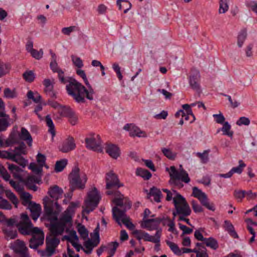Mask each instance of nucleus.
Wrapping results in <instances>:
<instances>
[{"label":"nucleus","instance_id":"a18cd8bd","mask_svg":"<svg viewBox=\"0 0 257 257\" xmlns=\"http://www.w3.org/2000/svg\"><path fill=\"white\" fill-rule=\"evenodd\" d=\"M77 228L81 237L83 239H86L88 236V231L85 226L81 224H78Z\"/></svg>","mask_w":257,"mask_h":257},{"label":"nucleus","instance_id":"0e129e2a","mask_svg":"<svg viewBox=\"0 0 257 257\" xmlns=\"http://www.w3.org/2000/svg\"><path fill=\"white\" fill-rule=\"evenodd\" d=\"M238 126L248 125L250 124V120L248 118L244 116L240 117L236 122Z\"/></svg>","mask_w":257,"mask_h":257},{"label":"nucleus","instance_id":"4468645a","mask_svg":"<svg viewBox=\"0 0 257 257\" xmlns=\"http://www.w3.org/2000/svg\"><path fill=\"white\" fill-rule=\"evenodd\" d=\"M86 147L93 151L101 152L102 148L100 136L96 134H89L85 139Z\"/></svg>","mask_w":257,"mask_h":257},{"label":"nucleus","instance_id":"0eeeda50","mask_svg":"<svg viewBox=\"0 0 257 257\" xmlns=\"http://www.w3.org/2000/svg\"><path fill=\"white\" fill-rule=\"evenodd\" d=\"M91 239H88L84 243L83 250L87 254L91 253L93 248L97 246L99 243V236L98 231L96 229L93 233L90 234ZM63 239L68 242V244H71L77 251H79L82 246L79 243V239L76 234V231H70L67 235L63 237Z\"/></svg>","mask_w":257,"mask_h":257},{"label":"nucleus","instance_id":"393cba45","mask_svg":"<svg viewBox=\"0 0 257 257\" xmlns=\"http://www.w3.org/2000/svg\"><path fill=\"white\" fill-rule=\"evenodd\" d=\"M53 79H45L43 81V85L45 87L44 91L47 95L51 97H55V93L53 91Z\"/></svg>","mask_w":257,"mask_h":257},{"label":"nucleus","instance_id":"37998d69","mask_svg":"<svg viewBox=\"0 0 257 257\" xmlns=\"http://www.w3.org/2000/svg\"><path fill=\"white\" fill-rule=\"evenodd\" d=\"M45 121L47 125L49 127L48 131L52 135V138H53L55 135V127L50 115H48L46 116Z\"/></svg>","mask_w":257,"mask_h":257},{"label":"nucleus","instance_id":"c85d7f7f","mask_svg":"<svg viewBox=\"0 0 257 257\" xmlns=\"http://www.w3.org/2000/svg\"><path fill=\"white\" fill-rule=\"evenodd\" d=\"M62 112L63 114L62 116L69 117V120L71 124L75 125L77 123L78 117L73 110L69 107L65 112L63 111Z\"/></svg>","mask_w":257,"mask_h":257},{"label":"nucleus","instance_id":"774afa93","mask_svg":"<svg viewBox=\"0 0 257 257\" xmlns=\"http://www.w3.org/2000/svg\"><path fill=\"white\" fill-rule=\"evenodd\" d=\"M234 196L238 201H241L245 196V191L244 190H235L234 192Z\"/></svg>","mask_w":257,"mask_h":257},{"label":"nucleus","instance_id":"864d4df0","mask_svg":"<svg viewBox=\"0 0 257 257\" xmlns=\"http://www.w3.org/2000/svg\"><path fill=\"white\" fill-rule=\"evenodd\" d=\"M208 153L209 151H204L203 153H195V155L200 158L202 163H206L209 160Z\"/></svg>","mask_w":257,"mask_h":257},{"label":"nucleus","instance_id":"13d9d810","mask_svg":"<svg viewBox=\"0 0 257 257\" xmlns=\"http://www.w3.org/2000/svg\"><path fill=\"white\" fill-rule=\"evenodd\" d=\"M42 167L41 165H37L35 163H31L29 166V169L37 174L41 173Z\"/></svg>","mask_w":257,"mask_h":257},{"label":"nucleus","instance_id":"de8ad7c7","mask_svg":"<svg viewBox=\"0 0 257 257\" xmlns=\"http://www.w3.org/2000/svg\"><path fill=\"white\" fill-rule=\"evenodd\" d=\"M67 164L66 159H62L57 161L55 166V170L56 172H61Z\"/></svg>","mask_w":257,"mask_h":257},{"label":"nucleus","instance_id":"dca6fc26","mask_svg":"<svg viewBox=\"0 0 257 257\" xmlns=\"http://www.w3.org/2000/svg\"><path fill=\"white\" fill-rule=\"evenodd\" d=\"M193 196L197 198L201 204L206 207L208 209L214 211L215 207L213 203H210L207 195L197 187L193 188Z\"/></svg>","mask_w":257,"mask_h":257},{"label":"nucleus","instance_id":"e2e57ef3","mask_svg":"<svg viewBox=\"0 0 257 257\" xmlns=\"http://www.w3.org/2000/svg\"><path fill=\"white\" fill-rule=\"evenodd\" d=\"M212 116L214 118V121L217 123L222 124L225 122V118L223 114L220 112L218 114H214Z\"/></svg>","mask_w":257,"mask_h":257},{"label":"nucleus","instance_id":"9b49d317","mask_svg":"<svg viewBox=\"0 0 257 257\" xmlns=\"http://www.w3.org/2000/svg\"><path fill=\"white\" fill-rule=\"evenodd\" d=\"M101 198L100 192L95 187L90 188L87 193L82 206L83 215L92 211L98 206Z\"/></svg>","mask_w":257,"mask_h":257},{"label":"nucleus","instance_id":"8fccbe9b","mask_svg":"<svg viewBox=\"0 0 257 257\" xmlns=\"http://www.w3.org/2000/svg\"><path fill=\"white\" fill-rule=\"evenodd\" d=\"M52 60L50 63V67L52 70L54 72H57L58 71L60 70L58 66V64L56 62V55L55 53L51 52Z\"/></svg>","mask_w":257,"mask_h":257},{"label":"nucleus","instance_id":"a211bd4d","mask_svg":"<svg viewBox=\"0 0 257 257\" xmlns=\"http://www.w3.org/2000/svg\"><path fill=\"white\" fill-rule=\"evenodd\" d=\"M123 128L125 131L129 132L130 135L132 136L139 138L147 137V134L145 131L141 130L134 123H127L124 125Z\"/></svg>","mask_w":257,"mask_h":257},{"label":"nucleus","instance_id":"a19ab883","mask_svg":"<svg viewBox=\"0 0 257 257\" xmlns=\"http://www.w3.org/2000/svg\"><path fill=\"white\" fill-rule=\"evenodd\" d=\"M162 152L164 155L169 160H174L177 157V153L172 151V150L170 149L166 148H162Z\"/></svg>","mask_w":257,"mask_h":257},{"label":"nucleus","instance_id":"58836bf2","mask_svg":"<svg viewBox=\"0 0 257 257\" xmlns=\"http://www.w3.org/2000/svg\"><path fill=\"white\" fill-rule=\"evenodd\" d=\"M166 243L174 254L177 255L182 254V250L176 243L170 240H166Z\"/></svg>","mask_w":257,"mask_h":257},{"label":"nucleus","instance_id":"6e6552de","mask_svg":"<svg viewBox=\"0 0 257 257\" xmlns=\"http://www.w3.org/2000/svg\"><path fill=\"white\" fill-rule=\"evenodd\" d=\"M8 168L13 174V176L19 181L17 183H20L23 186L25 184L28 188L34 191L38 190V187L36 184H40L41 182L40 177L29 176L26 178V172L17 166L8 163Z\"/></svg>","mask_w":257,"mask_h":257},{"label":"nucleus","instance_id":"f03ea898","mask_svg":"<svg viewBox=\"0 0 257 257\" xmlns=\"http://www.w3.org/2000/svg\"><path fill=\"white\" fill-rule=\"evenodd\" d=\"M79 201L71 202L67 209L63 213L59 220L52 223L50 233L46 238V248L45 250H38V254L42 257H51L55 252L56 248L60 243L57 236L61 235L65 230L67 234L71 231L67 227L71 225L72 217L77 208L80 207Z\"/></svg>","mask_w":257,"mask_h":257},{"label":"nucleus","instance_id":"c756f323","mask_svg":"<svg viewBox=\"0 0 257 257\" xmlns=\"http://www.w3.org/2000/svg\"><path fill=\"white\" fill-rule=\"evenodd\" d=\"M220 131L222 132V134L223 135L227 136L230 138L232 137L233 135V132L231 131V125L227 121H226L222 124V127L217 130V133Z\"/></svg>","mask_w":257,"mask_h":257},{"label":"nucleus","instance_id":"6ab92c4d","mask_svg":"<svg viewBox=\"0 0 257 257\" xmlns=\"http://www.w3.org/2000/svg\"><path fill=\"white\" fill-rule=\"evenodd\" d=\"M11 247L15 252L21 255L26 257L28 256V248L24 241L17 240L11 244Z\"/></svg>","mask_w":257,"mask_h":257},{"label":"nucleus","instance_id":"603ef678","mask_svg":"<svg viewBox=\"0 0 257 257\" xmlns=\"http://www.w3.org/2000/svg\"><path fill=\"white\" fill-rule=\"evenodd\" d=\"M10 66L9 64L0 62V77L9 72Z\"/></svg>","mask_w":257,"mask_h":257},{"label":"nucleus","instance_id":"6e6d98bb","mask_svg":"<svg viewBox=\"0 0 257 257\" xmlns=\"http://www.w3.org/2000/svg\"><path fill=\"white\" fill-rule=\"evenodd\" d=\"M78 30V28L76 26H71L69 27H64L61 29L62 33L66 36H70L74 32Z\"/></svg>","mask_w":257,"mask_h":257},{"label":"nucleus","instance_id":"423d86ee","mask_svg":"<svg viewBox=\"0 0 257 257\" xmlns=\"http://www.w3.org/2000/svg\"><path fill=\"white\" fill-rule=\"evenodd\" d=\"M125 211H119L117 208L113 209V217L118 224H120L121 223L124 224L127 228L133 231V233L139 240L143 239L145 241L154 243L160 242L162 233L161 229L157 230L155 235L154 236L151 235L142 230L135 229V226L131 221L130 218L125 214Z\"/></svg>","mask_w":257,"mask_h":257},{"label":"nucleus","instance_id":"72a5a7b5","mask_svg":"<svg viewBox=\"0 0 257 257\" xmlns=\"http://www.w3.org/2000/svg\"><path fill=\"white\" fill-rule=\"evenodd\" d=\"M189 83L193 89L196 90L199 89V75L198 73L190 76Z\"/></svg>","mask_w":257,"mask_h":257},{"label":"nucleus","instance_id":"e433bc0d","mask_svg":"<svg viewBox=\"0 0 257 257\" xmlns=\"http://www.w3.org/2000/svg\"><path fill=\"white\" fill-rule=\"evenodd\" d=\"M116 4L119 10H123L124 13H127L131 7V3L125 0H117Z\"/></svg>","mask_w":257,"mask_h":257},{"label":"nucleus","instance_id":"f704fd0d","mask_svg":"<svg viewBox=\"0 0 257 257\" xmlns=\"http://www.w3.org/2000/svg\"><path fill=\"white\" fill-rule=\"evenodd\" d=\"M48 104L50 105L52 107L57 109L58 112L62 116L63 114V111H65L69 107L62 106L59 104L57 102L53 101H48Z\"/></svg>","mask_w":257,"mask_h":257},{"label":"nucleus","instance_id":"4d7b16f0","mask_svg":"<svg viewBox=\"0 0 257 257\" xmlns=\"http://www.w3.org/2000/svg\"><path fill=\"white\" fill-rule=\"evenodd\" d=\"M246 32L242 31L240 32L237 37V45L239 47H241L246 38Z\"/></svg>","mask_w":257,"mask_h":257},{"label":"nucleus","instance_id":"4c0bfd02","mask_svg":"<svg viewBox=\"0 0 257 257\" xmlns=\"http://www.w3.org/2000/svg\"><path fill=\"white\" fill-rule=\"evenodd\" d=\"M224 227L231 236L234 238L237 237V234L235 231L234 227L230 222L227 220L225 221Z\"/></svg>","mask_w":257,"mask_h":257},{"label":"nucleus","instance_id":"bb28decb","mask_svg":"<svg viewBox=\"0 0 257 257\" xmlns=\"http://www.w3.org/2000/svg\"><path fill=\"white\" fill-rule=\"evenodd\" d=\"M246 222L247 229L252 234V237L249 239V243H251L254 240L255 231H257V223L253 222L251 219H247Z\"/></svg>","mask_w":257,"mask_h":257},{"label":"nucleus","instance_id":"ea45409f","mask_svg":"<svg viewBox=\"0 0 257 257\" xmlns=\"http://www.w3.org/2000/svg\"><path fill=\"white\" fill-rule=\"evenodd\" d=\"M205 245L213 249H216L218 247V244L217 240L213 237L206 238L203 241Z\"/></svg>","mask_w":257,"mask_h":257},{"label":"nucleus","instance_id":"3c124183","mask_svg":"<svg viewBox=\"0 0 257 257\" xmlns=\"http://www.w3.org/2000/svg\"><path fill=\"white\" fill-rule=\"evenodd\" d=\"M25 80L28 82H33L35 79V74L33 71L27 70L23 74Z\"/></svg>","mask_w":257,"mask_h":257},{"label":"nucleus","instance_id":"09e8293b","mask_svg":"<svg viewBox=\"0 0 257 257\" xmlns=\"http://www.w3.org/2000/svg\"><path fill=\"white\" fill-rule=\"evenodd\" d=\"M196 105H197V102L192 103L190 104H185L182 105V106L183 109L185 110V111L186 112V113L188 114H191V117H192V120L191 121H193L195 120V116L192 113L191 107H194Z\"/></svg>","mask_w":257,"mask_h":257},{"label":"nucleus","instance_id":"7c9ffc66","mask_svg":"<svg viewBox=\"0 0 257 257\" xmlns=\"http://www.w3.org/2000/svg\"><path fill=\"white\" fill-rule=\"evenodd\" d=\"M196 247L195 248L196 257H208L206 248L201 245L200 243H197Z\"/></svg>","mask_w":257,"mask_h":257},{"label":"nucleus","instance_id":"2f4dec72","mask_svg":"<svg viewBox=\"0 0 257 257\" xmlns=\"http://www.w3.org/2000/svg\"><path fill=\"white\" fill-rule=\"evenodd\" d=\"M229 2L230 0H219V8L218 10L219 14H224L228 11Z\"/></svg>","mask_w":257,"mask_h":257},{"label":"nucleus","instance_id":"1a4fd4ad","mask_svg":"<svg viewBox=\"0 0 257 257\" xmlns=\"http://www.w3.org/2000/svg\"><path fill=\"white\" fill-rule=\"evenodd\" d=\"M164 192L167 193L166 199L168 201L173 199L177 213L183 214L185 216L189 215L191 212L190 209L186 203L185 199L175 191L172 192L167 189H163Z\"/></svg>","mask_w":257,"mask_h":257},{"label":"nucleus","instance_id":"5fc2aeb1","mask_svg":"<svg viewBox=\"0 0 257 257\" xmlns=\"http://www.w3.org/2000/svg\"><path fill=\"white\" fill-rule=\"evenodd\" d=\"M4 96L7 98H14L17 96V92L16 89H10V88H6L4 90Z\"/></svg>","mask_w":257,"mask_h":257},{"label":"nucleus","instance_id":"79ce46f5","mask_svg":"<svg viewBox=\"0 0 257 257\" xmlns=\"http://www.w3.org/2000/svg\"><path fill=\"white\" fill-rule=\"evenodd\" d=\"M163 223L164 225L169 226L168 230L172 233L177 234L178 232L175 227V223L174 221L169 218L165 219L163 220Z\"/></svg>","mask_w":257,"mask_h":257},{"label":"nucleus","instance_id":"4be33fe9","mask_svg":"<svg viewBox=\"0 0 257 257\" xmlns=\"http://www.w3.org/2000/svg\"><path fill=\"white\" fill-rule=\"evenodd\" d=\"M245 167L246 164L242 160H239L238 161V166L232 168L229 172L226 174H220L219 176L222 178H230L234 173L240 174Z\"/></svg>","mask_w":257,"mask_h":257},{"label":"nucleus","instance_id":"f3484780","mask_svg":"<svg viewBox=\"0 0 257 257\" xmlns=\"http://www.w3.org/2000/svg\"><path fill=\"white\" fill-rule=\"evenodd\" d=\"M5 104L0 98V132L6 130L10 125V118L4 111Z\"/></svg>","mask_w":257,"mask_h":257},{"label":"nucleus","instance_id":"473e14b6","mask_svg":"<svg viewBox=\"0 0 257 257\" xmlns=\"http://www.w3.org/2000/svg\"><path fill=\"white\" fill-rule=\"evenodd\" d=\"M0 158L10 159L13 161L19 162L22 165H25V161L22 160L21 161L20 160H17L15 156L12 154V152L0 150Z\"/></svg>","mask_w":257,"mask_h":257},{"label":"nucleus","instance_id":"052dcab7","mask_svg":"<svg viewBox=\"0 0 257 257\" xmlns=\"http://www.w3.org/2000/svg\"><path fill=\"white\" fill-rule=\"evenodd\" d=\"M27 96L29 99H32L34 102L38 103L40 101L41 96L37 93H34L32 91H29L27 93Z\"/></svg>","mask_w":257,"mask_h":257},{"label":"nucleus","instance_id":"5701e85b","mask_svg":"<svg viewBox=\"0 0 257 257\" xmlns=\"http://www.w3.org/2000/svg\"><path fill=\"white\" fill-rule=\"evenodd\" d=\"M105 149L108 155L114 159H117L120 155V150L116 145L112 144H107Z\"/></svg>","mask_w":257,"mask_h":257},{"label":"nucleus","instance_id":"a878e982","mask_svg":"<svg viewBox=\"0 0 257 257\" xmlns=\"http://www.w3.org/2000/svg\"><path fill=\"white\" fill-rule=\"evenodd\" d=\"M31 212V216L33 220H36L41 213V206L40 204L35 202L31 203L28 206Z\"/></svg>","mask_w":257,"mask_h":257},{"label":"nucleus","instance_id":"c03bdc74","mask_svg":"<svg viewBox=\"0 0 257 257\" xmlns=\"http://www.w3.org/2000/svg\"><path fill=\"white\" fill-rule=\"evenodd\" d=\"M71 61L73 65L77 67V69L82 68L84 66L82 60L79 57L72 55L71 56Z\"/></svg>","mask_w":257,"mask_h":257},{"label":"nucleus","instance_id":"2eb2a0df","mask_svg":"<svg viewBox=\"0 0 257 257\" xmlns=\"http://www.w3.org/2000/svg\"><path fill=\"white\" fill-rule=\"evenodd\" d=\"M10 184L20 194V197L22 201V204L25 206H29L31 203H33L31 201L32 199V195L28 193L23 191L24 186L20 183H17L16 182L13 180L10 181Z\"/></svg>","mask_w":257,"mask_h":257},{"label":"nucleus","instance_id":"aec40b11","mask_svg":"<svg viewBox=\"0 0 257 257\" xmlns=\"http://www.w3.org/2000/svg\"><path fill=\"white\" fill-rule=\"evenodd\" d=\"M161 220L159 218L143 219L141 225L142 228L151 231L158 229Z\"/></svg>","mask_w":257,"mask_h":257},{"label":"nucleus","instance_id":"69168bd1","mask_svg":"<svg viewBox=\"0 0 257 257\" xmlns=\"http://www.w3.org/2000/svg\"><path fill=\"white\" fill-rule=\"evenodd\" d=\"M118 243L117 242H112L111 244L109 245L108 247V253L109 254V255L107 257H111L114 254L116 248L118 246Z\"/></svg>","mask_w":257,"mask_h":257},{"label":"nucleus","instance_id":"412c9836","mask_svg":"<svg viewBox=\"0 0 257 257\" xmlns=\"http://www.w3.org/2000/svg\"><path fill=\"white\" fill-rule=\"evenodd\" d=\"M27 153V151L26 149V145L24 144L21 145L20 147L16 148L14 153H12L13 155L15 156L16 159L17 160H20L21 161L23 160L25 161V165H22L19 162H16L18 164H19L20 166H22L23 168L25 167L27 164V161L24 159L23 157H21L22 155H25Z\"/></svg>","mask_w":257,"mask_h":257},{"label":"nucleus","instance_id":"39448f33","mask_svg":"<svg viewBox=\"0 0 257 257\" xmlns=\"http://www.w3.org/2000/svg\"><path fill=\"white\" fill-rule=\"evenodd\" d=\"M48 194L50 197L45 196L43 199L45 214L48 219L51 221L56 220L62 210L61 207L57 201L62 197L63 191L58 186L55 185L49 188Z\"/></svg>","mask_w":257,"mask_h":257},{"label":"nucleus","instance_id":"cd10ccee","mask_svg":"<svg viewBox=\"0 0 257 257\" xmlns=\"http://www.w3.org/2000/svg\"><path fill=\"white\" fill-rule=\"evenodd\" d=\"M149 197L157 202H160L162 197L161 191L157 188L153 187L150 189L148 194Z\"/></svg>","mask_w":257,"mask_h":257},{"label":"nucleus","instance_id":"680f3d73","mask_svg":"<svg viewBox=\"0 0 257 257\" xmlns=\"http://www.w3.org/2000/svg\"><path fill=\"white\" fill-rule=\"evenodd\" d=\"M2 195H0V208L3 209H11L12 206L11 204L5 199H4Z\"/></svg>","mask_w":257,"mask_h":257},{"label":"nucleus","instance_id":"49530a36","mask_svg":"<svg viewBox=\"0 0 257 257\" xmlns=\"http://www.w3.org/2000/svg\"><path fill=\"white\" fill-rule=\"evenodd\" d=\"M208 234L205 231L204 229L200 228L195 230L194 232L195 237L198 240L204 241L206 238H204V236H206Z\"/></svg>","mask_w":257,"mask_h":257},{"label":"nucleus","instance_id":"ddd939ff","mask_svg":"<svg viewBox=\"0 0 257 257\" xmlns=\"http://www.w3.org/2000/svg\"><path fill=\"white\" fill-rule=\"evenodd\" d=\"M166 170L169 172L171 179L173 180H181L185 183H189L190 178L188 174L182 168V166H180L179 171H177L174 166H171L170 168H166Z\"/></svg>","mask_w":257,"mask_h":257},{"label":"nucleus","instance_id":"7ed1b4c3","mask_svg":"<svg viewBox=\"0 0 257 257\" xmlns=\"http://www.w3.org/2000/svg\"><path fill=\"white\" fill-rule=\"evenodd\" d=\"M76 73L82 79L87 88L80 82L73 79L66 85L68 94L78 103L84 102L85 98L89 100H93L95 92L88 80L85 71L81 68L76 69Z\"/></svg>","mask_w":257,"mask_h":257},{"label":"nucleus","instance_id":"20e7f679","mask_svg":"<svg viewBox=\"0 0 257 257\" xmlns=\"http://www.w3.org/2000/svg\"><path fill=\"white\" fill-rule=\"evenodd\" d=\"M105 181L106 183V188L108 190L106 194L108 195H113V202L116 205V207L112 209L117 208L119 211L126 210L131 207V203L128 199L124 197L123 195L118 191H112L110 189L113 187L119 188L122 186L119 182L117 176L113 171H109L105 174Z\"/></svg>","mask_w":257,"mask_h":257},{"label":"nucleus","instance_id":"9d476101","mask_svg":"<svg viewBox=\"0 0 257 257\" xmlns=\"http://www.w3.org/2000/svg\"><path fill=\"white\" fill-rule=\"evenodd\" d=\"M68 179L72 189H83L85 187L88 178L84 171L75 166L70 173Z\"/></svg>","mask_w":257,"mask_h":257},{"label":"nucleus","instance_id":"c9c22d12","mask_svg":"<svg viewBox=\"0 0 257 257\" xmlns=\"http://www.w3.org/2000/svg\"><path fill=\"white\" fill-rule=\"evenodd\" d=\"M136 174L137 176L143 178L144 180H149L152 176L150 172L141 168H138L136 169Z\"/></svg>","mask_w":257,"mask_h":257},{"label":"nucleus","instance_id":"338daca9","mask_svg":"<svg viewBox=\"0 0 257 257\" xmlns=\"http://www.w3.org/2000/svg\"><path fill=\"white\" fill-rule=\"evenodd\" d=\"M31 55L36 59L39 60L42 58L43 55V51L42 50L38 51L36 49H33L30 53Z\"/></svg>","mask_w":257,"mask_h":257},{"label":"nucleus","instance_id":"bf43d9fd","mask_svg":"<svg viewBox=\"0 0 257 257\" xmlns=\"http://www.w3.org/2000/svg\"><path fill=\"white\" fill-rule=\"evenodd\" d=\"M36 161L38 165L41 166L45 167L46 168H48V167L45 164L46 162V157L44 155L39 153L36 156Z\"/></svg>","mask_w":257,"mask_h":257},{"label":"nucleus","instance_id":"b1692460","mask_svg":"<svg viewBox=\"0 0 257 257\" xmlns=\"http://www.w3.org/2000/svg\"><path fill=\"white\" fill-rule=\"evenodd\" d=\"M75 144L73 138L68 137L63 143L60 148L61 151L66 153L74 150L75 148Z\"/></svg>","mask_w":257,"mask_h":257},{"label":"nucleus","instance_id":"f8f14e48","mask_svg":"<svg viewBox=\"0 0 257 257\" xmlns=\"http://www.w3.org/2000/svg\"><path fill=\"white\" fill-rule=\"evenodd\" d=\"M16 128H14L11 133L10 137L13 136L11 140L12 145L18 143L20 141L23 140L26 141L29 147L32 146L33 139L27 130L24 127L21 128L20 133H18L16 130Z\"/></svg>","mask_w":257,"mask_h":257},{"label":"nucleus","instance_id":"f257e3e1","mask_svg":"<svg viewBox=\"0 0 257 257\" xmlns=\"http://www.w3.org/2000/svg\"><path fill=\"white\" fill-rule=\"evenodd\" d=\"M0 222L3 230L8 238L13 239L17 236V231L13 229L16 226L22 234L32 235V238L30 240V248L36 249L44 243V233L43 230L40 228L33 227L27 214H22L21 216V220L18 222L15 217L7 219L5 216L0 212Z\"/></svg>","mask_w":257,"mask_h":257}]
</instances>
